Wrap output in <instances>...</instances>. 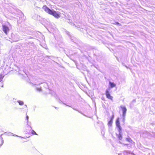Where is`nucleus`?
Masks as SVG:
<instances>
[{
  "label": "nucleus",
  "mask_w": 155,
  "mask_h": 155,
  "mask_svg": "<svg viewBox=\"0 0 155 155\" xmlns=\"http://www.w3.org/2000/svg\"><path fill=\"white\" fill-rule=\"evenodd\" d=\"M120 107L122 109V111H123V116H125L126 112L127 110L126 107L125 106H121Z\"/></svg>",
  "instance_id": "5"
},
{
  "label": "nucleus",
  "mask_w": 155,
  "mask_h": 155,
  "mask_svg": "<svg viewBox=\"0 0 155 155\" xmlns=\"http://www.w3.org/2000/svg\"><path fill=\"white\" fill-rule=\"evenodd\" d=\"M18 102L20 105H23L24 104L23 102L22 101H18Z\"/></svg>",
  "instance_id": "9"
},
{
  "label": "nucleus",
  "mask_w": 155,
  "mask_h": 155,
  "mask_svg": "<svg viewBox=\"0 0 155 155\" xmlns=\"http://www.w3.org/2000/svg\"><path fill=\"white\" fill-rule=\"evenodd\" d=\"M42 8L44 9L45 12L48 13V14L52 15L54 17L57 18L60 17V15L57 13L56 11L54 10H51L46 5L43 6Z\"/></svg>",
  "instance_id": "1"
},
{
  "label": "nucleus",
  "mask_w": 155,
  "mask_h": 155,
  "mask_svg": "<svg viewBox=\"0 0 155 155\" xmlns=\"http://www.w3.org/2000/svg\"><path fill=\"white\" fill-rule=\"evenodd\" d=\"M115 24H116V25H120V24L117 22H115Z\"/></svg>",
  "instance_id": "13"
},
{
  "label": "nucleus",
  "mask_w": 155,
  "mask_h": 155,
  "mask_svg": "<svg viewBox=\"0 0 155 155\" xmlns=\"http://www.w3.org/2000/svg\"><path fill=\"white\" fill-rule=\"evenodd\" d=\"M31 133L33 135H38L37 133L35 132L34 130H32L31 131Z\"/></svg>",
  "instance_id": "11"
},
{
  "label": "nucleus",
  "mask_w": 155,
  "mask_h": 155,
  "mask_svg": "<svg viewBox=\"0 0 155 155\" xmlns=\"http://www.w3.org/2000/svg\"><path fill=\"white\" fill-rule=\"evenodd\" d=\"M37 91H42V88L41 87H37L36 88Z\"/></svg>",
  "instance_id": "10"
},
{
  "label": "nucleus",
  "mask_w": 155,
  "mask_h": 155,
  "mask_svg": "<svg viewBox=\"0 0 155 155\" xmlns=\"http://www.w3.org/2000/svg\"><path fill=\"white\" fill-rule=\"evenodd\" d=\"M118 138H119V139L121 140L122 139V136L120 134L119 135V136H118Z\"/></svg>",
  "instance_id": "12"
},
{
  "label": "nucleus",
  "mask_w": 155,
  "mask_h": 155,
  "mask_svg": "<svg viewBox=\"0 0 155 155\" xmlns=\"http://www.w3.org/2000/svg\"><path fill=\"white\" fill-rule=\"evenodd\" d=\"M109 84L111 88H113L115 87L116 84L113 82H109Z\"/></svg>",
  "instance_id": "7"
},
{
  "label": "nucleus",
  "mask_w": 155,
  "mask_h": 155,
  "mask_svg": "<svg viewBox=\"0 0 155 155\" xmlns=\"http://www.w3.org/2000/svg\"><path fill=\"white\" fill-rule=\"evenodd\" d=\"M26 120L28 121V117L27 115H26Z\"/></svg>",
  "instance_id": "14"
},
{
  "label": "nucleus",
  "mask_w": 155,
  "mask_h": 155,
  "mask_svg": "<svg viewBox=\"0 0 155 155\" xmlns=\"http://www.w3.org/2000/svg\"><path fill=\"white\" fill-rule=\"evenodd\" d=\"M2 27L3 30L4 32V33L6 34H7L8 32V31L9 30V29L8 27L5 25H2Z\"/></svg>",
  "instance_id": "4"
},
{
  "label": "nucleus",
  "mask_w": 155,
  "mask_h": 155,
  "mask_svg": "<svg viewBox=\"0 0 155 155\" xmlns=\"http://www.w3.org/2000/svg\"><path fill=\"white\" fill-rule=\"evenodd\" d=\"M105 95L106 97L111 100H113V97L111 95L109 91L108 90H106L105 92Z\"/></svg>",
  "instance_id": "3"
},
{
  "label": "nucleus",
  "mask_w": 155,
  "mask_h": 155,
  "mask_svg": "<svg viewBox=\"0 0 155 155\" xmlns=\"http://www.w3.org/2000/svg\"><path fill=\"white\" fill-rule=\"evenodd\" d=\"M114 118V117L113 116L110 119V120L109 121L108 123V125L109 126H111L112 125V123H113V121Z\"/></svg>",
  "instance_id": "6"
},
{
  "label": "nucleus",
  "mask_w": 155,
  "mask_h": 155,
  "mask_svg": "<svg viewBox=\"0 0 155 155\" xmlns=\"http://www.w3.org/2000/svg\"><path fill=\"white\" fill-rule=\"evenodd\" d=\"M116 124L117 127L118 128V130L120 133H121V127L120 126L119 119L117 118L116 121Z\"/></svg>",
  "instance_id": "2"
},
{
  "label": "nucleus",
  "mask_w": 155,
  "mask_h": 155,
  "mask_svg": "<svg viewBox=\"0 0 155 155\" xmlns=\"http://www.w3.org/2000/svg\"><path fill=\"white\" fill-rule=\"evenodd\" d=\"M126 141L129 142H132V140L130 137H127L126 139Z\"/></svg>",
  "instance_id": "8"
}]
</instances>
